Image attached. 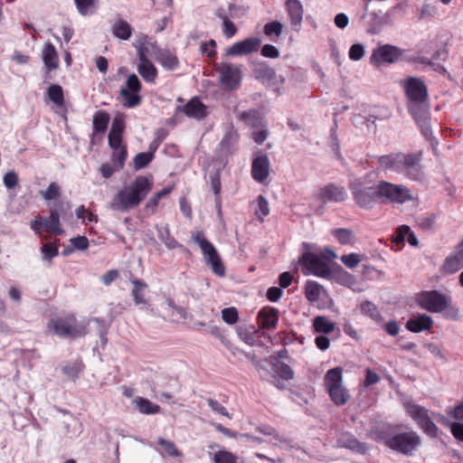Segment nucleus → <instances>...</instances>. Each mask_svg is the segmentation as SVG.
Masks as SVG:
<instances>
[{
	"instance_id": "1",
	"label": "nucleus",
	"mask_w": 463,
	"mask_h": 463,
	"mask_svg": "<svg viewBox=\"0 0 463 463\" xmlns=\"http://www.w3.org/2000/svg\"><path fill=\"white\" fill-rule=\"evenodd\" d=\"M404 90L409 99L408 109L410 113L420 128L422 135L427 139L434 141L430 126L426 84L419 78L410 77L404 81Z\"/></svg>"
},
{
	"instance_id": "2",
	"label": "nucleus",
	"mask_w": 463,
	"mask_h": 463,
	"mask_svg": "<svg viewBox=\"0 0 463 463\" xmlns=\"http://www.w3.org/2000/svg\"><path fill=\"white\" fill-rule=\"evenodd\" d=\"M152 187L153 183L150 179L138 175L115 194L110 203V208L118 212H128L140 204L151 192Z\"/></svg>"
},
{
	"instance_id": "3",
	"label": "nucleus",
	"mask_w": 463,
	"mask_h": 463,
	"mask_svg": "<svg viewBox=\"0 0 463 463\" xmlns=\"http://www.w3.org/2000/svg\"><path fill=\"white\" fill-rule=\"evenodd\" d=\"M375 174L369 173L364 177L354 178L349 182V187L355 203L364 209H372L378 200V183H375Z\"/></svg>"
},
{
	"instance_id": "4",
	"label": "nucleus",
	"mask_w": 463,
	"mask_h": 463,
	"mask_svg": "<svg viewBox=\"0 0 463 463\" xmlns=\"http://www.w3.org/2000/svg\"><path fill=\"white\" fill-rule=\"evenodd\" d=\"M47 330L58 337L74 339L88 334V324L84 321L78 322L74 315L68 314L50 319Z\"/></svg>"
},
{
	"instance_id": "5",
	"label": "nucleus",
	"mask_w": 463,
	"mask_h": 463,
	"mask_svg": "<svg viewBox=\"0 0 463 463\" xmlns=\"http://www.w3.org/2000/svg\"><path fill=\"white\" fill-rule=\"evenodd\" d=\"M386 445L402 454L411 455L420 445V437L407 426H396L392 435L386 439Z\"/></svg>"
},
{
	"instance_id": "6",
	"label": "nucleus",
	"mask_w": 463,
	"mask_h": 463,
	"mask_svg": "<svg viewBox=\"0 0 463 463\" xmlns=\"http://www.w3.org/2000/svg\"><path fill=\"white\" fill-rule=\"evenodd\" d=\"M419 306L431 313H441L446 309L448 317H456L458 314L457 308L451 307V298L437 290L422 291L417 296Z\"/></svg>"
},
{
	"instance_id": "7",
	"label": "nucleus",
	"mask_w": 463,
	"mask_h": 463,
	"mask_svg": "<svg viewBox=\"0 0 463 463\" xmlns=\"http://www.w3.org/2000/svg\"><path fill=\"white\" fill-rule=\"evenodd\" d=\"M324 382L329 396L335 405L341 406L348 402L350 395L343 385V370L341 367L328 370Z\"/></svg>"
},
{
	"instance_id": "8",
	"label": "nucleus",
	"mask_w": 463,
	"mask_h": 463,
	"mask_svg": "<svg viewBox=\"0 0 463 463\" xmlns=\"http://www.w3.org/2000/svg\"><path fill=\"white\" fill-rule=\"evenodd\" d=\"M192 239L200 247L203 260L211 267L213 272L219 277H223L225 275V267L213 243L206 240L201 232L193 234Z\"/></svg>"
},
{
	"instance_id": "9",
	"label": "nucleus",
	"mask_w": 463,
	"mask_h": 463,
	"mask_svg": "<svg viewBox=\"0 0 463 463\" xmlns=\"http://www.w3.org/2000/svg\"><path fill=\"white\" fill-rule=\"evenodd\" d=\"M378 200L384 203H404L412 200L409 188L403 184H395L387 181L378 182Z\"/></svg>"
},
{
	"instance_id": "10",
	"label": "nucleus",
	"mask_w": 463,
	"mask_h": 463,
	"mask_svg": "<svg viewBox=\"0 0 463 463\" xmlns=\"http://www.w3.org/2000/svg\"><path fill=\"white\" fill-rule=\"evenodd\" d=\"M219 82L223 89L233 90L240 87L243 73L240 66L231 62H221L215 66Z\"/></svg>"
},
{
	"instance_id": "11",
	"label": "nucleus",
	"mask_w": 463,
	"mask_h": 463,
	"mask_svg": "<svg viewBox=\"0 0 463 463\" xmlns=\"http://www.w3.org/2000/svg\"><path fill=\"white\" fill-rule=\"evenodd\" d=\"M421 154L402 153L399 167V175H402L411 180H420L423 176Z\"/></svg>"
},
{
	"instance_id": "12",
	"label": "nucleus",
	"mask_w": 463,
	"mask_h": 463,
	"mask_svg": "<svg viewBox=\"0 0 463 463\" xmlns=\"http://www.w3.org/2000/svg\"><path fill=\"white\" fill-rule=\"evenodd\" d=\"M302 262L305 268L316 276L327 278L331 274L330 268L321 255L312 252L305 253L302 257Z\"/></svg>"
},
{
	"instance_id": "13",
	"label": "nucleus",
	"mask_w": 463,
	"mask_h": 463,
	"mask_svg": "<svg viewBox=\"0 0 463 463\" xmlns=\"http://www.w3.org/2000/svg\"><path fill=\"white\" fill-rule=\"evenodd\" d=\"M402 51L395 46L385 44L373 51L371 61L376 65L393 63L402 59Z\"/></svg>"
},
{
	"instance_id": "14",
	"label": "nucleus",
	"mask_w": 463,
	"mask_h": 463,
	"mask_svg": "<svg viewBox=\"0 0 463 463\" xmlns=\"http://www.w3.org/2000/svg\"><path fill=\"white\" fill-rule=\"evenodd\" d=\"M254 76L263 84L277 87L284 82L282 76H278L275 71L266 63H259L255 66Z\"/></svg>"
},
{
	"instance_id": "15",
	"label": "nucleus",
	"mask_w": 463,
	"mask_h": 463,
	"mask_svg": "<svg viewBox=\"0 0 463 463\" xmlns=\"http://www.w3.org/2000/svg\"><path fill=\"white\" fill-rule=\"evenodd\" d=\"M260 40L255 37H249L242 41L237 42L231 45L227 51L226 55L228 56H242L250 54L257 51L260 44Z\"/></svg>"
},
{
	"instance_id": "16",
	"label": "nucleus",
	"mask_w": 463,
	"mask_h": 463,
	"mask_svg": "<svg viewBox=\"0 0 463 463\" xmlns=\"http://www.w3.org/2000/svg\"><path fill=\"white\" fill-rule=\"evenodd\" d=\"M286 10L294 30L298 31L304 15V7L299 0H286Z\"/></svg>"
},
{
	"instance_id": "17",
	"label": "nucleus",
	"mask_w": 463,
	"mask_h": 463,
	"mask_svg": "<svg viewBox=\"0 0 463 463\" xmlns=\"http://www.w3.org/2000/svg\"><path fill=\"white\" fill-rule=\"evenodd\" d=\"M278 309L271 307H265L258 313V325L266 330L274 329L279 321Z\"/></svg>"
},
{
	"instance_id": "18",
	"label": "nucleus",
	"mask_w": 463,
	"mask_h": 463,
	"mask_svg": "<svg viewBox=\"0 0 463 463\" xmlns=\"http://www.w3.org/2000/svg\"><path fill=\"white\" fill-rule=\"evenodd\" d=\"M402 155V152H395L377 156L378 167L385 173L391 172L398 174Z\"/></svg>"
},
{
	"instance_id": "19",
	"label": "nucleus",
	"mask_w": 463,
	"mask_h": 463,
	"mask_svg": "<svg viewBox=\"0 0 463 463\" xmlns=\"http://www.w3.org/2000/svg\"><path fill=\"white\" fill-rule=\"evenodd\" d=\"M269 175V160L267 156H260L256 157L251 165L252 178L259 182L263 183Z\"/></svg>"
},
{
	"instance_id": "20",
	"label": "nucleus",
	"mask_w": 463,
	"mask_h": 463,
	"mask_svg": "<svg viewBox=\"0 0 463 463\" xmlns=\"http://www.w3.org/2000/svg\"><path fill=\"white\" fill-rule=\"evenodd\" d=\"M433 319L426 314L414 315L406 322V328L413 333L430 330L433 326Z\"/></svg>"
},
{
	"instance_id": "21",
	"label": "nucleus",
	"mask_w": 463,
	"mask_h": 463,
	"mask_svg": "<svg viewBox=\"0 0 463 463\" xmlns=\"http://www.w3.org/2000/svg\"><path fill=\"white\" fill-rule=\"evenodd\" d=\"M239 135L232 126H229L220 141V152L224 155L232 154L236 149Z\"/></svg>"
},
{
	"instance_id": "22",
	"label": "nucleus",
	"mask_w": 463,
	"mask_h": 463,
	"mask_svg": "<svg viewBox=\"0 0 463 463\" xmlns=\"http://www.w3.org/2000/svg\"><path fill=\"white\" fill-rule=\"evenodd\" d=\"M346 197L347 194L345 188L342 186H336L333 184L325 186L319 194V198L321 200H328L335 203L343 202Z\"/></svg>"
},
{
	"instance_id": "23",
	"label": "nucleus",
	"mask_w": 463,
	"mask_h": 463,
	"mask_svg": "<svg viewBox=\"0 0 463 463\" xmlns=\"http://www.w3.org/2000/svg\"><path fill=\"white\" fill-rule=\"evenodd\" d=\"M182 111L189 118L203 119L206 117V107L198 98H193L182 109Z\"/></svg>"
},
{
	"instance_id": "24",
	"label": "nucleus",
	"mask_w": 463,
	"mask_h": 463,
	"mask_svg": "<svg viewBox=\"0 0 463 463\" xmlns=\"http://www.w3.org/2000/svg\"><path fill=\"white\" fill-rule=\"evenodd\" d=\"M139 61L137 71L140 76L146 82H155L157 77V70L155 65L143 53L139 55Z\"/></svg>"
},
{
	"instance_id": "25",
	"label": "nucleus",
	"mask_w": 463,
	"mask_h": 463,
	"mask_svg": "<svg viewBox=\"0 0 463 463\" xmlns=\"http://www.w3.org/2000/svg\"><path fill=\"white\" fill-rule=\"evenodd\" d=\"M63 203L60 207L52 206L50 208V217L45 218V229L53 234L60 235L63 230L60 226V213L62 212Z\"/></svg>"
},
{
	"instance_id": "26",
	"label": "nucleus",
	"mask_w": 463,
	"mask_h": 463,
	"mask_svg": "<svg viewBox=\"0 0 463 463\" xmlns=\"http://www.w3.org/2000/svg\"><path fill=\"white\" fill-rule=\"evenodd\" d=\"M130 282L133 285L131 291V297L136 305H145L146 300L145 299V291L147 289V284L142 279H137L133 276L130 278Z\"/></svg>"
},
{
	"instance_id": "27",
	"label": "nucleus",
	"mask_w": 463,
	"mask_h": 463,
	"mask_svg": "<svg viewBox=\"0 0 463 463\" xmlns=\"http://www.w3.org/2000/svg\"><path fill=\"white\" fill-rule=\"evenodd\" d=\"M463 268V257L454 250L449 255L442 265V270L448 274H453Z\"/></svg>"
},
{
	"instance_id": "28",
	"label": "nucleus",
	"mask_w": 463,
	"mask_h": 463,
	"mask_svg": "<svg viewBox=\"0 0 463 463\" xmlns=\"http://www.w3.org/2000/svg\"><path fill=\"white\" fill-rule=\"evenodd\" d=\"M43 60L49 71L56 69L59 65L58 53L54 45L51 43H47L43 51Z\"/></svg>"
},
{
	"instance_id": "29",
	"label": "nucleus",
	"mask_w": 463,
	"mask_h": 463,
	"mask_svg": "<svg viewBox=\"0 0 463 463\" xmlns=\"http://www.w3.org/2000/svg\"><path fill=\"white\" fill-rule=\"evenodd\" d=\"M157 236L159 240L169 249L173 250L180 248L184 251H188L186 248L181 245L174 237L170 235V231L167 225L157 228Z\"/></svg>"
},
{
	"instance_id": "30",
	"label": "nucleus",
	"mask_w": 463,
	"mask_h": 463,
	"mask_svg": "<svg viewBox=\"0 0 463 463\" xmlns=\"http://www.w3.org/2000/svg\"><path fill=\"white\" fill-rule=\"evenodd\" d=\"M134 403L142 414L151 415L160 412V406L143 397H136Z\"/></svg>"
},
{
	"instance_id": "31",
	"label": "nucleus",
	"mask_w": 463,
	"mask_h": 463,
	"mask_svg": "<svg viewBox=\"0 0 463 463\" xmlns=\"http://www.w3.org/2000/svg\"><path fill=\"white\" fill-rule=\"evenodd\" d=\"M405 409L407 414L410 415L417 424L420 423L430 416L429 411L426 408L413 402H407L405 404Z\"/></svg>"
},
{
	"instance_id": "32",
	"label": "nucleus",
	"mask_w": 463,
	"mask_h": 463,
	"mask_svg": "<svg viewBox=\"0 0 463 463\" xmlns=\"http://www.w3.org/2000/svg\"><path fill=\"white\" fill-rule=\"evenodd\" d=\"M337 443L340 447L347 448L352 450H355L361 453H364L366 449L364 444L359 442L353 435L351 434H343L337 440Z\"/></svg>"
},
{
	"instance_id": "33",
	"label": "nucleus",
	"mask_w": 463,
	"mask_h": 463,
	"mask_svg": "<svg viewBox=\"0 0 463 463\" xmlns=\"http://www.w3.org/2000/svg\"><path fill=\"white\" fill-rule=\"evenodd\" d=\"M112 33L117 38L128 40L132 34V28L128 22L119 19L113 24Z\"/></svg>"
},
{
	"instance_id": "34",
	"label": "nucleus",
	"mask_w": 463,
	"mask_h": 463,
	"mask_svg": "<svg viewBox=\"0 0 463 463\" xmlns=\"http://www.w3.org/2000/svg\"><path fill=\"white\" fill-rule=\"evenodd\" d=\"M360 310L363 315L369 317L376 323H382L383 320L376 305L369 300L364 301L360 304Z\"/></svg>"
},
{
	"instance_id": "35",
	"label": "nucleus",
	"mask_w": 463,
	"mask_h": 463,
	"mask_svg": "<svg viewBox=\"0 0 463 463\" xmlns=\"http://www.w3.org/2000/svg\"><path fill=\"white\" fill-rule=\"evenodd\" d=\"M313 327L316 332L326 335L334 331L335 324L326 317L318 316L313 320Z\"/></svg>"
},
{
	"instance_id": "36",
	"label": "nucleus",
	"mask_w": 463,
	"mask_h": 463,
	"mask_svg": "<svg viewBox=\"0 0 463 463\" xmlns=\"http://www.w3.org/2000/svg\"><path fill=\"white\" fill-rule=\"evenodd\" d=\"M157 446L161 448L158 451L164 456L167 455L170 457L177 458L181 456V452L176 448L175 444L164 438H159L156 442Z\"/></svg>"
},
{
	"instance_id": "37",
	"label": "nucleus",
	"mask_w": 463,
	"mask_h": 463,
	"mask_svg": "<svg viewBox=\"0 0 463 463\" xmlns=\"http://www.w3.org/2000/svg\"><path fill=\"white\" fill-rule=\"evenodd\" d=\"M110 117L104 110L98 111L93 117V129L96 133L105 132L108 128Z\"/></svg>"
},
{
	"instance_id": "38",
	"label": "nucleus",
	"mask_w": 463,
	"mask_h": 463,
	"mask_svg": "<svg viewBox=\"0 0 463 463\" xmlns=\"http://www.w3.org/2000/svg\"><path fill=\"white\" fill-rule=\"evenodd\" d=\"M158 61L165 69L169 71L176 69L179 63L177 57L167 51L159 53Z\"/></svg>"
},
{
	"instance_id": "39",
	"label": "nucleus",
	"mask_w": 463,
	"mask_h": 463,
	"mask_svg": "<svg viewBox=\"0 0 463 463\" xmlns=\"http://www.w3.org/2000/svg\"><path fill=\"white\" fill-rule=\"evenodd\" d=\"M333 236L343 245L354 241V234L352 230L338 228L332 231Z\"/></svg>"
},
{
	"instance_id": "40",
	"label": "nucleus",
	"mask_w": 463,
	"mask_h": 463,
	"mask_svg": "<svg viewBox=\"0 0 463 463\" xmlns=\"http://www.w3.org/2000/svg\"><path fill=\"white\" fill-rule=\"evenodd\" d=\"M47 95L51 101L61 107L64 104V96L61 86L58 84L51 85L47 90Z\"/></svg>"
},
{
	"instance_id": "41",
	"label": "nucleus",
	"mask_w": 463,
	"mask_h": 463,
	"mask_svg": "<svg viewBox=\"0 0 463 463\" xmlns=\"http://www.w3.org/2000/svg\"><path fill=\"white\" fill-rule=\"evenodd\" d=\"M120 95L123 98V104L128 108H134L140 104L141 98L137 92H130L128 90L123 88L120 90Z\"/></svg>"
},
{
	"instance_id": "42",
	"label": "nucleus",
	"mask_w": 463,
	"mask_h": 463,
	"mask_svg": "<svg viewBox=\"0 0 463 463\" xmlns=\"http://www.w3.org/2000/svg\"><path fill=\"white\" fill-rule=\"evenodd\" d=\"M271 363L273 364V367L275 369V372L284 380H291L294 377V372L290 368L289 365H288L285 363L276 361L274 363V358L270 357Z\"/></svg>"
},
{
	"instance_id": "43",
	"label": "nucleus",
	"mask_w": 463,
	"mask_h": 463,
	"mask_svg": "<svg viewBox=\"0 0 463 463\" xmlns=\"http://www.w3.org/2000/svg\"><path fill=\"white\" fill-rule=\"evenodd\" d=\"M257 430L264 435L273 436L279 445H284L288 448L293 447L288 439L279 436L276 430L270 426H260L257 428Z\"/></svg>"
},
{
	"instance_id": "44",
	"label": "nucleus",
	"mask_w": 463,
	"mask_h": 463,
	"mask_svg": "<svg viewBox=\"0 0 463 463\" xmlns=\"http://www.w3.org/2000/svg\"><path fill=\"white\" fill-rule=\"evenodd\" d=\"M321 286L315 281H307L306 284V298L310 302H316L319 299Z\"/></svg>"
},
{
	"instance_id": "45",
	"label": "nucleus",
	"mask_w": 463,
	"mask_h": 463,
	"mask_svg": "<svg viewBox=\"0 0 463 463\" xmlns=\"http://www.w3.org/2000/svg\"><path fill=\"white\" fill-rule=\"evenodd\" d=\"M418 426L426 435L430 436V438H436L438 436L439 429L430 416L419 423Z\"/></svg>"
},
{
	"instance_id": "46",
	"label": "nucleus",
	"mask_w": 463,
	"mask_h": 463,
	"mask_svg": "<svg viewBox=\"0 0 463 463\" xmlns=\"http://www.w3.org/2000/svg\"><path fill=\"white\" fill-rule=\"evenodd\" d=\"M172 191L171 187H165L162 189L160 192L154 194L153 197L150 198L148 203L146 204V208L147 210H151L152 213L155 212V209L157 207L159 201L169 194Z\"/></svg>"
},
{
	"instance_id": "47",
	"label": "nucleus",
	"mask_w": 463,
	"mask_h": 463,
	"mask_svg": "<svg viewBox=\"0 0 463 463\" xmlns=\"http://www.w3.org/2000/svg\"><path fill=\"white\" fill-rule=\"evenodd\" d=\"M152 153H138L133 159L134 167L136 170L142 169L149 165L153 160Z\"/></svg>"
},
{
	"instance_id": "48",
	"label": "nucleus",
	"mask_w": 463,
	"mask_h": 463,
	"mask_svg": "<svg viewBox=\"0 0 463 463\" xmlns=\"http://www.w3.org/2000/svg\"><path fill=\"white\" fill-rule=\"evenodd\" d=\"M282 30L283 24L278 21L268 23L264 25L263 28L264 33L267 36L271 37L272 35H275L277 38L281 35Z\"/></svg>"
},
{
	"instance_id": "49",
	"label": "nucleus",
	"mask_w": 463,
	"mask_h": 463,
	"mask_svg": "<svg viewBox=\"0 0 463 463\" xmlns=\"http://www.w3.org/2000/svg\"><path fill=\"white\" fill-rule=\"evenodd\" d=\"M214 463H237L236 457L231 452L219 450L213 455Z\"/></svg>"
},
{
	"instance_id": "50",
	"label": "nucleus",
	"mask_w": 463,
	"mask_h": 463,
	"mask_svg": "<svg viewBox=\"0 0 463 463\" xmlns=\"http://www.w3.org/2000/svg\"><path fill=\"white\" fill-rule=\"evenodd\" d=\"M61 195V189L58 184L51 183L46 191L43 194V198L45 201H52L59 198Z\"/></svg>"
},
{
	"instance_id": "51",
	"label": "nucleus",
	"mask_w": 463,
	"mask_h": 463,
	"mask_svg": "<svg viewBox=\"0 0 463 463\" xmlns=\"http://www.w3.org/2000/svg\"><path fill=\"white\" fill-rule=\"evenodd\" d=\"M239 118L251 127H256L260 120L259 114L254 110L241 112Z\"/></svg>"
},
{
	"instance_id": "52",
	"label": "nucleus",
	"mask_w": 463,
	"mask_h": 463,
	"mask_svg": "<svg viewBox=\"0 0 463 463\" xmlns=\"http://www.w3.org/2000/svg\"><path fill=\"white\" fill-rule=\"evenodd\" d=\"M128 156L127 147H119L118 149L113 150V160L118 163L117 170L123 168L125 161Z\"/></svg>"
},
{
	"instance_id": "53",
	"label": "nucleus",
	"mask_w": 463,
	"mask_h": 463,
	"mask_svg": "<svg viewBox=\"0 0 463 463\" xmlns=\"http://www.w3.org/2000/svg\"><path fill=\"white\" fill-rule=\"evenodd\" d=\"M97 0H74L77 10L81 15L90 14V9L95 5Z\"/></svg>"
},
{
	"instance_id": "54",
	"label": "nucleus",
	"mask_w": 463,
	"mask_h": 463,
	"mask_svg": "<svg viewBox=\"0 0 463 463\" xmlns=\"http://www.w3.org/2000/svg\"><path fill=\"white\" fill-rule=\"evenodd\" d=\"M217 15L223 20V33L227 38H231L235 35L237 32V28L234 24L230 21L227 16L221 15L220 12L217 13Z\"/></svg>"
},
{
	"instance_id": "55",
	"label": "nucleus",
	"mask_w": 463,
	"mask_h": 463,
	"mask_svg": "<svg viewBox=\"0 0 463 463\" xmlns=\"http://www.w3.org/2000/svg\"><path fill=\"white\" fill-rule=\"evenodd\" d=\"M222 317L224 322L232 325L238 320V311L235 307H226L222 311Z\"/></svg>"
},
{
	"instance_id": "56",
	"label": "nucleus",
	"mask_w": 463,
	"mask_h": 463,
	"mask_svg": "<svg viewBox=\"0 0 463 463\" xmlns=\"http://www.w3.org/2000/svg\"><path fill=\"white\" fill-rule=\"evenodd\" d=\"M340 260L347 268L354 269L361 261V257L357 253H350L347 255H343Z\"/></svg>"
},
{
	"instance_id": "57",
	"label": "nucleus",
	"mask_w": 463,
	"mask_h": 463,
	"mask_svg": "<svg viewBox=\"0 0 463 463\" xmlns=\"http://www.w3.org/2000/svg\"><path fill=\"white\" fill-rule=\"evenodd\" d=\"M410 232V227L407 225H402L397 228L395 233L392 235V241L396 244H403L406 240V236Z\"/></svg>"
},
{
	"instance_id": "58",
	"label": "nucleus",
	"mask_w": 463,
	"mask_h": 463,
	"mask_svg": "<svg viewBox=\"0 0 463 463\" xmlns=\"http://www.w3.org/2000/svg\"><path fill=\"white\" fill-rule=\"evenodd\" d=\"M269 213V203L263 195L258 197V209L256 214L262 220Z\"/></svg>"
},
{
	"instance_id": "59",
	"label": "nucleus",
	"mask_w": 463,
	"mask_h": 463,
	"mask_svg": "<svg viewBox=\"0 0 463 463\" xmlns=\"http://www.w3.org/2000/svg\"><path fill=\"white\" fill-rule=\"evenodd\" d=\"M364 56V47L362 44H353L349 50V58L353 61H359Z\"/></svg>"
},
{
	"instance_id": "60",
	"label": "nucleus",
	"mask_w": 463,
	"mask_h": 463,
	"mask_svg": "<svg viewBox=\"0 0 463 463\" xmlns=\"http://www.w3.org/2000/svg\"><path fill=\"white\" fill-rule=\"evenodd\" d=\"M41 251L43 253V259L46 260H51L53 257L58 255L57 247L51 243L43 244V246L41 248Z\"/></svg>"
},
{
	"instance_id": "61",
	"label": "nucleus",
	"mask_w": 463,
	"mask_h": 463,
	"mask_svg": "<svg viewBox=\"0 0 463 463\" xmlns=\"http://www.w3.org/2000/svg\"><path fill=\"white\" fill-rule=\"evenodd\" d=\"M125 128V121L121 117H116L113 119L109 134L122 136Z\"/></svg>"
},
{
	"instance_id": "62",
	"label": "nucleus",
	"mask_w": 463,
	"mask_h": 463,
	"mask_svg": "<svg viewBox=\"0 0 463 463\" xmlns=\"http://www.w3.org/2000/svg\"><path fill=\"white\" fill-rule=\"evenodd\" d=\"M437 12L438 11H437L436 6H434L430 4H424L422 5L421 9L420 10L419 19L422 20V19L433 17L434 15L437 14Z\"/></svg>"
},
{
	"instance_id": "63",
	"label": "nucleus",
	"mask_w": 463,
	"mask_h": 463,
	"mask_svg": "<svg viewBox=\"0 0 463 463\" xmlns=\"http://www.w3.org/2000/svg\"><path fill=\"white\" fill-rule=\"evenodd\" d=\"M3 182L7 189H12L18 184V175L14 171H8L4 175Z\"/></svg>"
},
{
	"instance_id": "64",
	"label": "nucleus",
	"mask_w": 463,
	"mask_h": 463,
	"mask_svg": "<svg viewBox=\"0 0 463 463\" xmlns=\"http://www.w3.org/2000/svg\"><path fill=\"white\" fill-rule=\"evenodd\" d=\"M216 43L214 40H210L208 43H202L200 45V52L203 54H206L208 57L215 55Z\"/></svg>"
}]
</instances>
